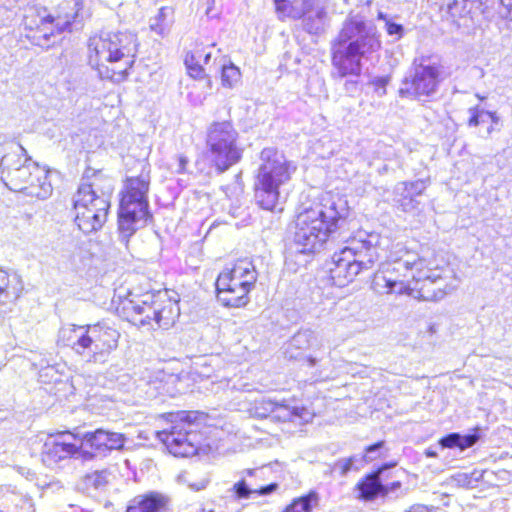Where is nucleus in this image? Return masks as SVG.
Here are the masks:
<instances>
[{"instance_id": "1", "label": "nucleus", "mask_w": 512, "mask_h": 512, "mask_svg": "<svg viewBox=\"0 0 512 512\" xmlns=\"http://www.w3.org/2000/svg\"><path fill=\"white\" fill-rule=\"evenodd\" d=\"M348 215L349 207L345 199L332 195L324 197L321 202L297 215L292 248L301 254L320 251L330 235L342 227Z\"/></svg>"}, {"instance_id": "2", "label": "nucleus", "mask_w": 512, "mask_h": 512, "mask_svg": "<svg viewBox=\"0 0 512 512\" xmlns=\"http://www.w3.org/2000/svg\"><path fill=\"white\" fill-rule=\"evenodd\" d=\"M376 26L358 16L349 17L332 43V65L338 77L359 76L362 59L379 51Z\"/></svg>"}, {"instance_id": "3", "label": "nucleus", "mask_w": 512, "mask_h": 512, "mask_svg": "<svg viewBox=\"0 0 512 512\" xmlns=\"http://www.w3.org/2000/svg\"><path fill=\"white\" fill-rule=\"evenodd\" d=\"M137 47V38L132 32H101L89 38V64L102 80L120 83L127 78Z\"/></svg>"}, {"instance_id": "4", "label": "nucleus", "mask_w": 512, "mask_h": 512, "mask_svg": "<svg viewBox=\"0 0 512 512\" xmlns=\"http://www.w3.org/2000/svg\"><path fill=\"white\" fill-rule=\"evenodd\" d=\"M381 236L363 229L355 232L346 245L332 256L328 272L332 285L344 287L361 272L370 270L380 259Z\"/></svg>"}, {"instance_id": "5", "label": "nucleus", "mask_w": 512, "mask_h": 512, "mask_svg": "<svg viewBox=\"0 0 512 512\" xmlns=\"http://www.w3.org/2000/svg\"><path fill=\"white\" fill-rule=\"evenodd\" d=\"M1 180L12 191L22 192L37 199H47L53 188L48 171L27 157L22 146L5 154L0 162Z\"/></svg>"}, {"instance_id": "6", "label": "nucleus", "mask_w": 512, "mask_h": 512, "mask_svg": "<svg viewBox=\"0 0 512 512\" xmlns=\"http://www.w3.org/2000/svg\"><path fill=\"white\" fill-rule=\"evenodd\" d=\"M296 171V166L274 147H266L260 153L255 182L256 203L265 210L276 209L280 199V188L286 185Z\"/></svg>"}, {"instance_id": "7", "label": "nucleus", "mask_w": 512, "mask_h": 512, "mask_svg": "<svg viewBox=\"0 0 512 512\" xmlns=\"http://www.w3.org/2000/svg\"><path fill=\"white\" fill-rule=\"evenodd\" d=\"M205 416L197 411L162 413V444L175 457L196 455L203 445Z\"/></svg>"}, {"instance_id": "8", "label": "nucleus", "mask_w": 512, "mask_h": 512, "mask_svg": "<svg viewBox=\"0 0 512 512\" xmlns=\"http://www.w3.org/2000/svg\"><path fill=\"white\" fill-rule=\"evenodd\" d=\"M425 264V259L407 249L403 244L392 246L388 260L374 275L373 289L379 294L406 295L411 293V285L414 282L419 266Z\"/></svg>"}, {"instance_id": "9", "label": "nucleus", "mask_w": 512, "mask_h": 512, "mask_svg": "<svg viewBox=\"0 0 512 512\" xmlns=\"http://www.w3.org/2000/svg\"><path fill=\"white\" fill-rule=\"evenodd\" d=\"M99 181V172L92 182L83 177L74 196L75 223L84 234L98 231L107 220L113 188L110 180L104 187H100Z\"/></svg>"}, {"instance_id": "10", "label": "nucleus", "mask_w": 512, "mask_h": 512, "mask_svg": "<svg viewBox=\"0 0 512 512\" xmlns=\"http://www.w3.org/2000/svg\"><path fill=\"white\" fill-rule=\"evenodd\" d=\"M120 333L105 322L92 325H68L59 331V339L79 355L92 354L93 360L104 361L118 346Z\"/></svg>"}, {"instance_id": "11", "label": "nucleus", "mask_w": 512, "mask_h": 512, "mask_svg": "<svg viewBox=\"0 0 512 512\" xmlns=\"http://www.w3.org/2000/svg\"><path fill=\"white\" fill-rule=\"evenodd\" d=\"M149 183L144 178H127L119 204L118 229L122 242H128L135 231L152 218L146 194Z\"/></svg>"}, {"instance_id": "12", "label": "nucleus", "mask_w": 512, "mask_h": 512, "mask_svg": "<svg viewBox=\"0 0 512 512\" xmlns=\"http://www.w3.org/2000/svg\"><path fill=\"white\" fill-rule=\"evenodd\" d=\"M82 20V0H62L57 7L56 16H41L36 11L30 10V14L24 16V25L30 30L36 29L38 33L34 36L36 45L49 48L54 45L56 34H61L70 29L73 23H80Z\"/></svg>"}, {"instance_id": "13", "label": "nucleus", "mask_w": 512, "mask_h": 512, "mask_svg": "<svg viewBox=\"0 0 512 512\" xmlns=\"http://www.w3.org/2000/svg\"><path fill=\"white\" fill-rule=\"evenodd\" d=\"M445 79L444 67L429 58L415 59L402 80L399 95L418 101H430Z\"/></svg>"}, {"instance_id": "14", "label": "nucleus", "mask_w": 512, "mask_h": 512, "mask_svg": "<svg viewBox=\"0 0 512 512\" xmlns=\"http://www.w3.org/2000/svg\"><path fill=\"white\" fill-rule=\"evenodd\" d=\"M258 273L247 259L238 260L232 269L221 272L216 280L218 300L228 307H242L249 302L248 294L254 288Z\"/></svg>"}, {"instance_id": "15", "label": "nucleus", "mask_w": 512, "mask_h": 512, "mask_svg": "<svg viewBox=\"0 0 512 512\" xmlns=\"http://www.w3.org/2000/svg\"><path fill=\"white\" fill-rule=\"evenodd\" d=\"M238 132L231 121L212 122L206 131L207 157L219 173L240 161L242 149L238 146Z\"/></svg>"}, {"instance_id": "16", "label": "nucleus", "mask_w": 512, "mask_h": 512, "mask_svg": "<svg viewBox=\"0 0 512 512\" xmlns=\"http://www.w3.org/2000/svg\"><path fill=\"white\" fill-rule=\"evenodd\" d=\"M443 270L429 268L427 261L423 266H419L415 276L414 282L411 285V293L406 295L418 298L424 301H438L444 298L445 295L454 290V286L446 283L442 275Z\"/></svg>"}, {"instance_id": "17", "label": "nucleus", "mask_w": 512, "mask_h": 512, "mask_svg": "<svg viewBox=\"0 0 512 512\" xmlns=\"http://www.w3.org/2000/svg\"><path fill=\"white\" fill-rule=\"evenodd\" d=\"M276 11L281 16L302 18L305 31L310 34H320L328 23V15L324 6L311 0H303L302 9L297 10L291 0H274Z\"/></svg>"}, {"instance_id": "18", "label": "nucleus", "mask_w": 512, "mask_h": 512, "mask_svg": "<svg viewBox=\"0 0 512 512\" xmlns=\"http://www.w3.org/2000/svg\"><path fill=\"white\" fill-rule=\"evenodd\" d=\"M78 442L77 436L70 431L48 435L41 450L43 464L49 468H55L62 462L80 455L81 446Z\"/></svg>"}, {"instance_id": "19", "label": "nucleus", "mask_w": 512, "mask_h": 512, "mask_svg": "<svg viewBox=\"0 0 512 512\" xmlns=\"http://www.w3.org/2000/svg\"><path fill=\"white\" fill-rule=\"evenodd\" d=\"M428 186V181L418 179L416 181H403L395 185L393 201L403 212L413 213L420 210L418 197L423 194Z\"/></svg>"}, {"instance_id": "20", "label": "nucleus", "mask_w": 512, "mask_h": 512, "mask_svg": "<svg viewBox=\"0 0 512 512\" xmlns=\"http://www.w3.org/2000/svg\"><path fill=\"white\" fill-rule=\"evenodd\" d=\"M242 479L233 486V491L237 498L248 499L252 494L266 496L277 490L278 484L271 483L266 486H260L257 480L264 479V467L245 469L241 472Z\"/></svg>"}, {"instance_id": "21", "label": "nucleus", "mask_w": 512, "mask_h": 512, "mask_svg": "<svg viewBox=\"0 0 512 512\" xmlns=\"http://www.w3.org/2000/svg\"><path fill=\"white\" fill-rule=\"evenodd\" d=\"M142 304L135 303L132 300H126L122 303L121 315L133 324H140L142 326L150 324L153 319L157 324H160V310L155 308L152 303H149L151 295H144Z\"/></svg>"}, {"instance_id": "22", "label": "nucleus", "mask_w": 512, "mask_h": 512, "mask_svg": "<svg viewBox=\"0 0 512 512\" xmlns=\"http://www.w3.org/2000/svg\"><path fill=\"white\" fill-rule=\"evenodd\" d=\"M211 47L195 45V47L186 53L184 64L190 77L203 80L207 79L208 87H211V81L207 78L204 65H208L212 51Z\"/></svg>"}, {"instance_id": "23", "label": "nucleus", "mask_w": 512, "mask_h": 512, "mask_svg": "<svg viewBox=\"0 0 512 512\" xmlns=\"http://www.w3.org/2000/svg\"><path fill=\"white\" fill-rule=\"evenodd\" d=\"M315 341L316 337L312 330H299L286 344L284 355L287 359L296 360L304 351L312 347Z\"/></svg>"}, {"instance_id": "24", "label": "nucleus", "mask_w": 512, "mask_h": 512, "mask_svg": "<svg viewBox=\"0 0 512 512\" xmlns=\"http://www.w3.org/2000/svg\"><path fill=\"white\" fill-rule=\"evenodd\" d=\"M22 290L23 283L19 275L0 269V303L16 300Z\"/></svg>"}, {"instance_id": "25", "label": "nucleus", "mask_w": 512, "mask_h": 512, "mask_svg": "<svg viewBox=\"0 0 512 512\" xmlns=\"http://www.w3.org/2000/svg\"><path fill=\"white\" fill-rule=\"evenodd\" d=\"M385 469V466L379 468L377 471L367 475L357 484L361 499L371 501L379 496H382L383 483L381 477Z\"/></svg>"}, {"instance_id": "26", "label": "nucleus", "mask_w": 512, "mask_h": 512, "mask_svg": "<svg viewBox=\"0 0 512 512\" xmlns=\"http://www.w3.org/2000/svg\"><path fill=\"white\" fill-rule=\"evenodd\" d=\"M266 405V410H270L272 413H275L278 418L283 419L284 421H295L296 419H299L308 422L312 418V414L305 407H291L271 400L267 401Z\"/></svg>"}, {"instance_id": "27", "label": "nucleus", "mask_w": 512, "mask_h": 512, "mask_svg": "<svg viewBox=\"0 0 512 512\" xmlns=\"http://www.w3.org/2000/svg\"><path fill=\"white\" fill-rule=\"evenodd\" d=\"M167 298L169 306H162V330L171 328L180 316V297L176 291L163 289L162 298ZM164 299H162V304Z\"/></svg>"}, {"instance_id": "28", "label": "nucleus", "mask_w": 512, "mask_h": 512, "mask_svg": "<svg viewBox=\"0 0 512 512\" xmlns=\"http://www.w3.org/2000/svg\"><path fill=\"white\" fill-rule=\"evenodd\" d=\"M126 512H160V494L150 492L135 496L128 502Z\"/></svg>"}, {"instance_id": "29", "label": "nucleus", "mask_w": 512, "mask_h": 512, "mask_svg": "<svg viewBox=\"0 0 512 512\" xmlns=\"http://www.w3.org/2000/svg\"><path fill=\"white\" fill-rule=\"evenodd\" d=\"M79 440V446H81V453L84 458H91L92 454L84 452V447H89L96 452L105 454L107 452V431L98 429L95 432L86 433L82 439Z\"/></svg>"}, {"instance_id": "30", "label": "nucleus", "mask_w": 512, "mask_h": 512, "mask_svg": "<svg viewBox=\"0 0 512 512\" xmlns=\"http://www.w3.org/2000/svg\"><path fill=\"white\" fill-rule=\"evenodd\" d=\"M319 502V493L311 490L305 495L294 498L282 512H313V509L319 505Z\"/></svg>"}, {"instance_id": "31", "label": "nucleus", "mask_w": 512, "mask_h": 512, "mask_svg": "<svg viewBox=\"0 0 512 512\" xmlns=\"http://www.w3.org/2000/svg\"><path fill=\"white\" fill-rule=\"evenodd\" d=\"M479 439L477 434L461 435L459 433H450L439 440V445L442 448H459L465 450L472 447Z\"/></svg>"}, {"instance_id": "32", "label": "nucleus", "mask_w": 512, "mask_h": 512, "mask_svg": "<svg viewBox=\"0 0 512 512\" xmlns=\"http://www.w3.org/2000/svg\"><path fill=\"white\" fill-rule=\"evenodd\" d=\"M241 73L238 67L230 63L221 67V81L224 87L233 88L240 81Z\"/></svg>"}, {"instance_id": "33", "label": "nucleus", "mask_w": 512, "mask_h": 512, "mask_svg": "<svg viewBox=\"0 0 512 512\" xmlns=\"http://www.w3.org/2000/svg\"><path fill=\"white\" fill-rule=\"evenodd\" d=\"M11 503L10 512H35L34 502L31 497L15 495Z\"/></svg>"}, {"instance_id": "34", "label": "nucleus", "mask_w": 512, "mask_h": 512, "mask_svg": "<svg viewBox=\"0 0 512 512\" xmlns=\"http://www.w3.org/2000/svg\"><path fill=\"white\" fill-rule=\"evenodd\" d=\"M109 473L105 470L95 471L86 476V484L92 486L95 489H101L108 483Z\"/></svg>"}, {"instance_id": "35", "label": "nucleus", "mask_w": 512, "mask_h": 512, "mask_svg": "<svg viewBox=\"0 0 512 512\" xmlns=\"http://www.w3.org/2000/svg\"><path fill=\"white\" fill-rule=\"evenodd\" d=\"M469 113L468 125L470 127H476L480 123L486 122V110L479 108V106L469 108Z\"/></svg>"}, {"instance_id": "36", "label": "nucleus", "mask_w": 512, "mask_h": 512, "mask_svg": "<svg viewBox=\"0 0 512 512\" xmlns=\"http://www.w3.org/2000/svg\"><path fill=\"white\" fill-rule=\"evenodd\" d=\"M469 113L468 125L470 127H476L480 123L486 122V110L479 108V106L469 108Z\"/></svg>"}, {"instance_id": "37", "label": "nucleus", "mask_w": 512, "mask_h": 512, "mask_svg": "<svg viewBox=\"0 0 512 512\" xmlns=\"http://www.w3.org/2000/svg\"><path fill=\"white\" fill-rule=\"evenodd\" d=\"M124 443L125 437L123 434L107 431V452L121 449Z\"/></svg>"}, {"instance_id": "38", "label": "nucleus", "mask_w": 512, "mask_h": 512, "mask_svg": "<svg viewBox=\"0 0 512 512\" xmlns=\"http://www.w3.org/2000/svg\"><path fill=\"white\" fill-rule=\"evenodd\" d=\"M384 446V441L376 442L365 448V454L361 458V462H370L379 456V450Z\"/></svg>"}, {"instance_id": "39", "label": "nucleus", "mask_w": 512, "mask_h": 512, "mask_svg": "<svg viewBox=\"0 0 512 512\" xmlns=\"http://www.w3.org/2000/svg\"><path fill=\"white\" fill-rule=\"evenodd\" d=\"M355 461H357L356 456L340 459L334 464V470L339 471L344 476L352 469Z\"/></svg>"}, {"instance_id": "40", "label": "nucleus", "mask_w": 512, "mask_h": 512, "mask_svg": "<svg viewBox=\"0 0 512 512\" xmlns=\"http://www.w3.org/2000/svg\"><path fill=\"white\" fill-rule=\"evenodd\" d=\"M389 82V77L386 76H378L374 77L370 84L374 87V91L378 94V96L382 97L386 94V86Z\"/></svg>"}, {"instance_id": "41", "label": "nucleus", "mask_w": 512, "mask_h": 512, "mask_svg": "<svg viewBox=\"0 0 512 512\" xmlns=\"http://www.w3.org/2000/svg\"><path fill=\"white\" fill-rule=\"evenodd\" d=\"M174 362L173 361H166L165 362V366L162 367L161 369V372L162 374H167L168 375V380L171 382V383H176L179 381V374H178V369H175V368H170L169 366L171 364H173Z\"/></svg>"}, {"instance_id": "42", "label": "nucleus", "mask_w": 512, "mask_h": 512, "mask_svg": "<svg viewBox=\"0 0 512 512\" xmlns=\"http://www.w3.org/2000/svg\"><path fill=\"white\" fill-rule=\"evenodd\" d=\"M386 27H387V33L390 36H394L396 40H398L402 37L404 28L401 24L387 21Z\"/></svg>"}, {"instance_id": "43", "label": "nucleus", "mask_w": 512, "mask_h": 512, "mask_svg": "<svg viewBox=\"0 0 512 512\" xmlns=\"http://www.w3.org/2000/svg\"><path fill=\"white\" fill-rule=\"evenodd\" d=\"M500 3L499 14L501 17L512 21V0H500Z\"/></svg>"}, {"instance_id": "44", "label": "nucleus", "mask_w": 512, "mask_h": 512, "mask_svg": "<svg viewBox=\"0 0 512 512\" xmlns=\"http://www.w3.org/2000/svg\"><path fill=\"white\" fill-rule=\"evenodd\" d=\"M400 488H401L400 481H394L391 483L383 484L382 496H388V495L394 494L396 491L400 490Z\"/></svg>"}, {"instance_id": "45", "label": "nucleus", "mask_w": 512, "mask_h": 512, "mask_svg": "<svg viewBox=\"0 0 512 512\" xmlns=\"http://www.w3.org/2000/svg\"><path fill=\"white\" fill-rule=\"evenodd\" d=\"M215 0H206L205 14L208 18L213 19L218 15V11L214 8Z\"/></svg>"}, {"instance_id": "46", "label": "nucleus", "mask_w": 512, "mask_h": 512, "mask_svg": "<svg viewBox=\"0 0 512 512\" xmlns=\"http://www.w3.org/2000/svg\"><path fill=\"white\" fill-rule=\"evenodd\" d=\"M150 28L152 31H155L157 34L160 33V14L154 17V19L150 20Z\"/></svg>"}, {"instance_id": "47", "label": "nucleus", "mask_w": 512, "mask_h": 512, "mask_svg": "<svg viewBox=\"0 0 512 512\" xmlns=\"http://www.w3.org/2000/svg\"><path fill=\"white\" fill-rule=\"evenodd\" d=\"M187 163H188V160L186 157H184V156L179 157L176 172H178V173L184 172L186 170Z\"/></svg>"}, {"instance_id": "48", "label": "nucleus", "mask_w": 512, "mask_h": 512, "mask_svg": "<svg viewBox=\"0 0 512 512\" xmlns=\"http://www.w3.org/2000/svg\"><path fill=\"white\" fill-rule=\"evenodd\" d=\"M490 119L492 124H498L499 121H500V118L498 117V115L496 114V112H490V111H486V121Z\"/></svg>"}, {"instance_id": "49", "label": "nucleus", "mask_w": 512, "mask_h": 512, "mask_svg": "<svg viewBox=\"0 0 512 512\" xmlns=\"http://www.w3.org/2000/svg\"><path fill=\"white\" fill-rule=\"evenodd\" d=\"M206 485H207V481L202 480L199 483L189 484V487L195 491H200V490L204 489L206 487Z\"/></svg>"}, {"instance_id": "50", "label": "nucleus", "mask_w": 512, "mask_h": 512, "mask_svg": "<svg viewBox=\"0 0 512 512\" xmlns=\"http://www.w3.org/2000/svg\"><path fill=\"white\" fill-rule=\"evenodd\" d=\"M457 8V1L454 0L452 3L448 5L449 12L454 14Z\"/></svg>"}, {"instance_id": "51", "label": "nucleus", "mask_w": 512, "mask_h": 512, "mask_svg": "<svg viewBox=\"0 0 512 512\" xmlns=\"http://www.w3.org/2000/svg\"><path fill=\"white\" fill-rule=\"evenodd\" d=\"M307 362H308L309 366L312 367L317 363V359L314 357H307Z\"/></svg>"}, {"instance_id": "52", "label": "nucleus", "mask_w": 512, "mask_h": 512, "mask_svg": "<svg viewBox=\"0 0 512 512\" xmlns=\"http://www.w3.org/2000/svg\"><path fill=\"white\" fill-rule=\"evenodd\" d=\"M426 456L430 457V458H434V457H437V453L435 451H433V450L428 449L426 451Z\"/></svg>"}, {"instance_id": "53", "label": "nucleus", "mask_w": 512, "mask_h": 512, "mask_svg": "<svg viewBox=\"0 0 512 512\" xmlns=\"http://www.w3.org/2000/svg\"><path fill=\"white\" fill-rule=\"evenodd\" d=\"M178 481H179V482H187V480H186V474H180V475L178 476Z\"/></svg>"}, {"instance_id": "54", "label": "nucleus", "mask_w": 512, "mask_h": 512, "mask_svg": "<svg viewBox=\"0 0 512 512\" xmlns=\"http://www.w3.org/2000/svg\"><path fill=\"white\" fill-rule=\"evenodd\" d=\"M493 125L494 124H491V126L487 129L488 134H491L492 131L494 130V126Z\"/></svg>"}, {"instance_id": "55", "label": "nucleus", "mask_w": 512, "mask_h": 512, "mask_svg": "<svg viewBox=\"0 0 512 512\" xmlns=\"http://www.w3.org/2000/svg\"><path fill=\"white\" fill-rule=\"evenodd\" d=\"M161 503H162V509H163L166 504V498L163 495H162Z\"/></svg>"}, {"instance_id": "56", "label": "nucleus", "mask_w": 512, "mask_h": 512, "mask_svg": "<svg viewBox=\"0 0 512 512\" xmlns=\"http://www.w3.org/2000/svg\"><path fill=\"white\" fill-rule=\"evenodd\" d=\"M73 512H84V510L80 507H77Z\"/></svg>"}, {"instance_id": "57", "label": "nucleus", "mask_w": 512, "mask_h": 512, "mask_svg": "<svg viewBox=\"0 0 512 512\" xmlns=\"http://www.w3.org/2000/svg\"><path fill=\"white\" fill-rule=\"evenodd\" d=\"M346 85H347V86H348V85H351L352 87H355V86H356V82H350V83H347Z\"/></svg>"}, {"instance_id": "58", "label": "nucleus", "mask_w": 512, "mask_h": 512, "mask_svg": "<svg viewBox=\"0 0 512 512\" xmlns=\"http://www.w3.org/2000/svg\"><path fill=\"white\" fill-rule=\"evenodd\" d=\"M164 10H165V8H163V7H162V8H161V11H162V19L165 17Z\"/></svg>"}, {"instance_id": "59", "label": "nucleus", "mask_w": 512, "mask_h": 512, "mask_svg": "<svg viewBox=\"0 0 512 512\" xmlns=\"http://www.w3.org/2000/svg\"><path fill=\"white\" fill-rule=\"evenodd\" d=\"M155 435H156L157 438H160V431H156Z\"/></svg>"}, {"instance_id": "60", "label": "nucleus", "mask_w": 512, "mask_h": 512, "mask_svg": "<svg viewBox=\"0 0 512 512\" xmlns=\"http://www.w3.org/2000/svg\"><path fill=\"white\" fill-rule=\"evenodd\" d=\"M476 96H477L480 100H484V99H485V97H482V95L477 94Z\"/></svg>"}]
</instances>
